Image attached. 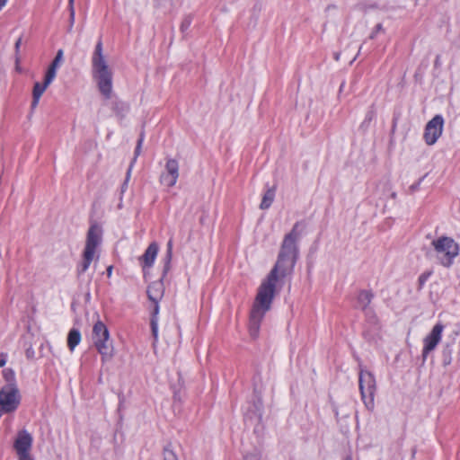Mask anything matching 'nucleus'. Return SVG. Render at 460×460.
I'll list each match as a JSON object with an SVG mask.
<instances>
[{
    "label": "nucleus",
    "instance_id": "nucleus-1",
    "mask_svg": "<svg viewBox=\"0 0 460 460\" xmlns=\"http://www.w3.org/2000/svg\"><path fill=\"white\" fill-rule=\"evenodd\" d=\"M92 76L96 82L100 93L105 99H111L112 93V70L103 53L102 41L100 39L91 57Z\"/></svg>",
    "mask_w": 460,
    "mask_h": 460
},
{
    "label": "nucleus",
    "instance_id": "nucleus-2",
    "mask_svg": "<svg viewBox=\"0 0 460 460\" xmlns=\"http://www.w3.org/2000/svg\"><path fill=\"white\" fill-rule=\"evenodd\" d=\"M300 238L298 223L295 224L292 230L283 239L277 262L270 270L280 277H285L291 271L296 264L298 247L297 242Z\"/></svg>",
    "mask_w": 460,
    "mask_h": 460
},
{
    "label": "nucleus",
    "instance_id": "nucleus-3",
    "mask_svg": "<svg viewBox=\"0 0 460 460\" xmlns=\"http://www.w3.org/2000/svg\"><path fill=\"white\" fill-rule=\"evenodd\" d=\"M102 227L99 224H91L86 234L83 261L77 268L78 274H83L89 269L96 255L97 249L102 242Z\"/></svg>",
    "mask_w": 460,
    "mask_h": 460
},
{
    "label": "nucleus",
    "instance_id": "nucleus-4",
    "mask_svg": "<svg viewBox=\"0 0 460 460\" xmlns=\"http://www.w3.org/2000/svg\"><path fill=\"white\" fill-rule=\"evenodd\" d=\"M279 275L270 272L267 279L262 281L252 305V311L266 314L271 307L275 296V288Z\"/></svg>",
    "mask_w": 460,
    "mask_h": 460
},
{
    "label": "nucleus",
    "instance_id": "nucleus-5",
    "mask_svg": "<svg viewBox=\"0 0 460 460\" xmlns=\"http://www.w3.org/2000/svg\"><path fill=\"white\" fill-rule=\"evenodd\" d=\"M92 339L102 363L110 361L114 357L115 349L109 329L101 320H97L93 324Z\"/></svg>",
    "mask_w": 460,
    "mask_h": 460
},
{
    "label": "nucleus",
    "instance_id": "nucleus-6",
    "mask_svg": "<svg viewBox=\"0 0 460 460\" xmlns=\"http://www.w3.org/2000/svg\"><path fill=\"white\" fill-rule=\"evenodd\" d=\"M435 257L438 262L445 268H450L459 254V245L451 237L440 236L432 241Z\"/></svg>",
    "mask_w": 460,
    "mask_h": 460
},
{
    "label": "nucleus",
    "instance_id": "nucleus-7",
    "mask_svg": "<svg viewBox=\"0 0 460 460\" xmlns=\"http://www.w3.org/2000/svg\"><path fill=\"white\" fill-rule=\"evenodd\" d=\"M21 403V394L16 385H5L0 389V417L15 411Z\"/></svg>",
    "mask_w": 460,
    "mask_h": 460
},
{
    "label": "nucleus",
    "instance_id": "nucleus-8",
    "mask_svg": "<svg viewBox=\"0 0 460 460\" xmlns=\"http://www.w3.org/2000/svg\"><path fill=\"white\" fill-rule=\"evenodd\" d=\"M358 379L362 401L368 410H373L375 405L374 396L376 389L375 376L371 372L361 369Z\"/></svg>",
    "mask_w": 460,
    "mask_h": 460
},
{
    "label": "nucleus",
    "instance_id": "nucleus-9",
    "mask_svg": "<svg viewBox=\"0 0 460 460\" xmlns=\"http://www.w3.org/2000/svg\"><path fill=\"white\" fill-rule=\"evenodd\" d=\"M444 128V119L441 115L434 116L427 124L423 138L427 145H434L441 137Z\"/></svg>",
    "mask_w": 460,
    "mask_h": 460
},
{
    "label": "nucleus",
    "instance_id": "nucleus-10",
    "mask_svg": "<svg viewBox=\"0 0 460 460\" xmlns=\"http://www.w3.org/2000/svg\"><path fill=\"white\" fill-rule=\"evenodd\" d=\"M180 166L176 159L168 158L164 165V171L161 173L159 181L162 185L168 188L173 187L180 176Z\"/></svg>",
    "mask_w": 460,
    "mask_h": 460
},
{
    "label": "nucleus",
    "instance_id": "nucleus-11",
    "mask_svg": "<svg viewBox=\"0 0 460 460\" xmlns=\"http://www.w3.org/2000/svg\"><path fill=\"white\" fill-rule=\"evenodd\" d=\"M444 331V325L440 323L435 324L431 332L423 340V349L422 356L424 358L428 354L434 350L437 345L439 343L442 338V332Z\"/></svg>",
    "mask_w": 460,
    "mask_h": 460
},
{
    "label": "nucleus",
    "instance_id": "nucleus-12",
    "mask_svg": "<svg viewBox=\"0 0 460 460\" xmlns=\"http://www.w3.org/2000/svg\"><path fill=\"white\" fill-rule=\"evenodd\" d=\"M33 443L31 434L26 429L18 431L17 437L13 442V448L16 454L31 452Z\"/></svg>",
    "mask_w": 460,
    "mask_h": 460
},
{
    "label": "nucleus",
    "instance_id": "nucleus-13",
    "mask_svg": "<svg viewBox=\"0 0 460 460\" xmlns=\"http://www.w3.org/2000/svg\"><path fill=\"white\" fill-rule=\"evenodd\" d=\"M158 250L159 247L157 243H152L148 245L144 254L141 257H139V263L142 266L143 270H146V268H150L153 266L156 259Z\"/></svg>",
    "mask_w": 460,
    "mask_h": 460
},
{
    "label": "nucleus",
    "instance_id": "nucleus-14",
    "mask_svg": "<svg viewBox=\"0 0 460 460\" xmlns=\"http://www.w3.org/2000/svg\"><path fill=\"white\" fill-rule=\"evenodd\" d=\"M164 291V288L163 282L162 281H155V282H152L147 287L146 293H147V296H148L149 300L152 301L154 304H157L163 297Z\"/></svg>",
    "mask_w": 460,
    "mask_h": 460
},
{
    "label": "nucleus",
    "instance_id": "nucleus-15",
    "mask_svg": "<svg viewBox=\"0 0 460 460\" xmlns=\"http://www.w3.org/2000/svg\"><path fill=\"white\" fill-rule=\"evenodd\" d=\"M264 314L251 311L249 332L252 339H256L259 335L261 323L264 318Z\"/></svg>",
    "mask_w": 460,
    "mask_h": 460
},
{
    "label": "nucleus",
    "instance_id": "nucleus-16",
    "mask_svg": "<svg viewBox=\"0 0 460 460\" xmlns=\"http://www.w3.org/2000/svg\"><path fill=\"white\" fill-rule=\"evenodd\" d=\"M49 84H46L45 82L42 84L36 82L33 86L32 90V102H31V108L34 109L38 106L39 102L46 89L49 87Z\"/></svg>",
    "mask_w": 460,
    "mask_h": 460
},
{
    "label": "nucleus",
    "instance_id": "nucleus-17",
    "mask_svg": "<svg viewBox=\"0 0 460 460\" xmlns=\"http://www.w3.org/2000/svg\"><path fill=\"white\" fill-rule=\"evenodd\" d=\"M275 199V188H269L263 194L262 200L260 204V208L262 210L268 209L273 203Z\"/></svg>",
    "mask_w": 460,
    "mask_h": 460
},
{
    "label": "nucleus",
    "instance_id": "nucleus-18",
    "mask_svg": "<svg viewBox=\"0 0 460 460\" xmlns=\"http://www.w3.org/2000/svg\"><path fill=\"white\" fill-rule=\"evenodd\" d=\"M81 341V332L76 329H71L68 332L67 336V346L71 351L75 349V348Z\"/></svg>",
    "mask_w": 460,
    "mask_h": 460
},
{
    "label": "nucleus",
    "instance_id": "nucleus-19",
    "mask_svg": "<svg viewBox=\"0 0 460 460\" xmlns=\"http://www.w3.org/2000/svg\"><path fill=\"white\" fill-rule=\"evenodd\" d=\"M372 297H373V295H372L371 292L367 291V290L360 291L358 296V305L363 310H365L369 305V304L371 303Z\"/></svg>",
    "mask_w": 460,
    "mask_h": 460
},
{
    "label": "nucleus",
    "instance_id": "nucleus-20",
    "mask_svg": "<svg viewBox=\"0 0 460 460\" xmlns=\"http://www.w3.org/2000/svg\"><path fill=\"white\" fill-rule=\"evenodd\" d=\"M159 313V305L158 303L155 304L154 313L151 319V329H152V334L154 336L155 342L157 341L158 338V323H157V317L156 315Z\"/></svg>",
    "mask_w": 460,
    "mask_h": 460
},
{
    "label": "nucleus",
    "instance_id": "nucleus-21",
    "mask_svg": "<svg viewBox=\"0 0 460 460\" xmlns=\"http://www.w3.org/2000/svg\"><path fill=\"white\" fill-rule=\"evenodd\" d=\"M57 71L58 69H55L54 67H48L44 76V82L46 83V84L50 85L52 84V82L57 76Z\"/></svg>",
    "mask_w": 460,
    "mask_h": 460
},
{
    "label": "nucleus",
    "instance_id": "nucleus-22",
    "mask_svg": "<svg viewBox=\"0 0 460 460\" xmlns=\"http://www.w3.org/2000/svg\"><path fill=\"white\" fill-rule=\"evenodd\" d=\"M166 263H165V266H164V274L167 272L168 269H169V264H170V261L172 260V238L168 241L167 243V247H166Z\"/></svg>",
    "mask_w": 460,
    "mask_h": 460
},
{
    "label": "nucleus",
    "instance_id": "nucleus-23",
    "mask_svg": "<svg viewBox=\"0 0 460 460\" xmlns=\"http://www.w3.org/2000/svg\"><path fill=\"white\" fill-rule=\"evenodd\" d=\"M4 380L7 382L6 385H16L15 384V374L13 369L6 368L3 371Z\"/></svg>",
    "mask_w": 460,
    "mask_h": 460
},
{
    "label": "nucleus",
    "instance_id": "nucleus-24",
    "mask_svg": "<svg viewBox=\"0 0 460 460\" xmlns=\"http://www.w3.org/2000/svg\"><path fill=\"white\" fill-rule=\"evenodd\" d=\"M63 58H64L63 49H58L55 58L52 60V62L49 65V66L50 67H54L55 69H58V67L60 66L61 63L63 62Z\"/></svg>",
    "mask_w": 460,
    "mask_h": 460
},
{
    "label": "nucleus",
    "instance_id": "nucleus-25",
    "mask_svg": "<svg viewBox=\"0 0 460 460\" xmlns=\"http://www.w3.org/2000/svg\"><path fill=\"white\" fill-rule=\"evenodd\" d=\"M243 460H261V454L260 450L254 448L243 456Z\"/></svg>",
    "mask_w": 460,
    "mask_h": 460
},
{
    "label": "nucleus",
    "instance_id": "nucleus-26",
    "mask_svg": "<svg viewBox=\"0 0 460 460\" xmlns=\"http://www.w3.org/2000/svg\"><path fill=\"white\" fill-rule=\"evenodd\" d=\"M164 460H178V458L172 450L165 448L164 451Z\"/></svg>",
    "mask_w": 460,
    "mask_h": 460
},
{
    "label": "nucleus",
    "instance_id": "nucleus-27",
    "mask_svg": "<svg viewBox=\"0 0 460 460\" xmlns=\"http://www.w3.org/2000/svg\"><path fill=\"white\" fill-rule=\"evenodd\" d=\"M131 171H132V164L129 165L128 169V172H127V175H126V178H125V181L121 186V192H125L126 189H127V186H128V183L129 181V179H130V175H131Z\"/></svg>",
    "mask_w": 460,
    "mask_h": 460
},
{
    "label": "nucleus",
    "instance_id": "nucleus-28",
    "mask_svg": "<svg viewBox=\"0 0 460 460\" xmlns=\"http://www.w3.org/2000/svg\"><path fill=\"white\" fill-rule=\"evenodd\" d=\"M142 143H143V137H141L138 141H137V145L136 146V149H135V156H134V159L131 163V164L133 165L134 162L136 161L137 157L140 154V151H141V146H142Z\"/></svg>",
    "mask_w": 460,
    "mask_h": 460
},
{
    "label": "nucleus",
    "instance_id": "nucleus-29",
    "mask_svg": "<svg viewBox=\"0 0 460 460\" xmlns=\"http://www.w3.org/2000/svg\"><path fill=\"white\" fill-rule=\"evenodd\" d=\"M16 455H17L18 460H34L31 452L20 453V454H16Z\"/></svg>",
    "mask_w": 460,
    "mask_h": 460
},
{
    "label": "nucleus",
    "instance_id": "nucleus-30",
    "mask_svg": "<svg viewBox=\"0 0 460 460\" xmlns=\"http://www.w3.org/2000/svg\"><path fill=\"white\" fill-rule=\"evenodd\" d=\"M190 22H191L190 18L184 19V21L182 22V23L181 25V31L187 30L190 27Z\"/></svg>",
    "mask_w": 460,
    "mask_h": 460
},
{
    "label": "nucleus",
    "instance_id": "nucleus-31",
    "mask_svg": "<svg viewBox=\"0 0 460 460\" xmlns=\"http://www.w3.org/2000/svg\"><path fill=\"white\" fill-rule=\"evenodd\" d=\"M382 29H383L382 24H381V23H378V24L376 26V28H375L374 31L372 32V34L370 35V38H371V39H374V38H375V36H376V34L377 32H379L380 31H382Z\"/></svg>",
    "mask_w": 460,
    "mask_h": 460
},
{
    "label": "nucleus",
    "instance_id": "nucleus-32",
    "mask_svg": "<svg viewBox=\"0 0 460 460\" xmlns=\"http://www.w3.org/2000/svg\"><path fill=\"white\" fill-rule=\"evenodd\" d=\"M7 355L5 353L0 354V367H4L6 363Z\"/></svg>",
    "mask_w": 460,
    "mask_h": 460
},
{
    "label": "nucleus",
    "instance_id": "nucleus-33",
    "mask_svg": "<svg viewBox=\"0 0 460 460\" xmlns=\"http://www.w3.org/2000/svg\"><path fill=\"white\" fill-rule=\"evenodd\" d=\"M73 2L74 0H69V4H70V19L72 22H74V19H75V11H74V8H73Z\"/></svg>",
    "mask_w": 460,
    "mask_h": 460
},
{
    "label": "nucleus",
    "instance_id": "nucleus-34",
    "mask_svg": "<svg viewBox=\"0 0 460 460\" xmlns=\"http://www.w3.org/2000/svg\"><path fill=\"white\" fill-rule=\"evenodd\" d=\"M15 69H16L17 72H21L22 71V68L20 66V57H19V55L15 56Z\"/></svg>",
    "mask_w": 460,
    "mask_h": 460
},
{
    "label": "nucleus",
    "instance_id": "nucleus-35",
    "mask_svg": "<svg viewBox=\"0 0 460 460\" xmlns=\"http://www.w3.org/2000/svg\"><path fill=\"white\" fill-rule=\"evenodd\" d=\"M21 43H22V38H19L17 40V41L15 42V56L18 55V52H19V49H20V46H21Z\"/></svg>",
    "mask_w": 460,
    "mask_h": 460
},
{
    "label": "nucleus",
    "instance_id": "nucleus-36",
    "mask_svg": "<svg viewBox=\"0 0 460 460\" xmlns=\"http://www.w3.org/2000/svg\"><path fill=\"white\" fill-rule=\"evenodd\" d=\"M374 118V112L373 111H369L367 112V116H366V120L367 121H371Z\"/></svg>",
    "mask_w": 460,
    "mask_h": 460
},
{
    "label": "nucleus",
    "instance_id": "nucleus-37",
    "mask_svg": "<svg viewBox=\"0 0 460 460\" xmlns=\"http://www.w3.org/2000/svg\"><path fill=\"white\" fill-rule=\"evenodd\" d=\"M7 0H0V11L6 4Z\"/></svg>",
    "mask_w": 460,
    "mask_h": 460
},
{
    "label": "nucleus",
    "instance_id": "nucleus-38",
    "mask_svg": "<svg viewBox=\"0 0 460 460\" xmlns=\"http://www.w3.org/2000/svg\"><path fill=\"white\" fill-rule=\"evenodd\" d=\"M111 273H112V266H109L108 269H107V275L109 277H111Z\"/></svg>",
    "mask_w": 460,
    "mask_h": 460
},
{
    "label": "nucleus",
    "instance_id": "nucleus-39",
    "mask_svg": "<svg viewBox=\"0 0 460 460\" xmlns=\"http://www.w3.org/2000/svg\"><path fill=\"white\" fill-rule=\"evenodd\" d=\"M339 58H340V54H336V55H335V59H336V60H339Z\"/></svg>",
    "mask_w": 460,
    "mask_h": 460
},
{
    "label": "nucleus",
    "instance_id": "nucleus-40",
    "mask_svg": "<svg viewBox=\"0 0 460 460\" xmlns=\"http://www.w3.org/2000/svg\"><path fill=\"white\" fill-rule=\"evenodd\" d=\"M417 187H418L417 185L416 186H411V189L415 190V189H417Z\"/></svg>",
    "mask_w": 460,
    "mask_h": 460
}]
</instances>
